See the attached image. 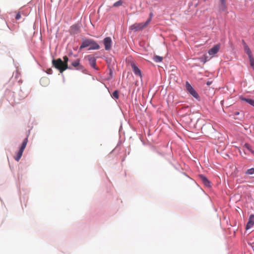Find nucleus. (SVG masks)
Returning a JSON list of instances; mask_svg holds the SVG:
<instances>
[{
    "mask_svg": "<svg viewBox=\"0 0 254 254\" xmlns=\"http://www.w3.org/2000/svg\"><path fill=\"white\" fill-rule=\"evenodd\" d=\"M151 21V18L147 20L144 23H135L130 26V29L136 31L141 30L146 27Z\"/></svg>",
    "mask_w": 254,
    "mask_h": 254,
    "instance_id": "nucleus-2",
    "label": "nucleus"
},
{
    "mask_svg": "<svg viewBox=\"0 0 254 254\" xmlns=\"http://www.w3.org/2000/svg\"><path fill=\"white\" fill-rule=\"evenodd\" d=\"M247 175H253L254 174V168H252L247 170L246 172Z\"/></svg>",
    "mask_w": 254,
    "mask_h": 254,
    "instance_id": "nucleus-23",
    "label": "nucleus"
},
{
    "mask_svg": "<svg viewBox=\"0 0 254 254\" xmlns=\"http://www.w3.org/2000/svg\"><path fill=\"white\" fill-rule=\"evenodd\" d=\"M123 3V1L122 0H119L118 1H117L114 3L113 6L118 7V6L122 5Z\"/></svg>",
    "mask_w": 254,
    "mask_h": 254,
    "instance_id": "nucleus-22",
    "label": "nucleus"
},
{
    "mask_svg": "<svg viewBox=\"0 0 254 254\" xmlns=\"http://www.w3.org/2000/svg\"><path fill=\"white\" fill-rule=\"evenodd\" d=\"M63 59H64L63 62L64 63V64H65L68 66V64H67V62L68 61V57L67 56H65L64 57Z\"/></svg>",
    "mask_w": 254,
    "mask_h": 254,
    "instance_id": "nucleus-25",
    "label": "nucleus"
},
{
    "mask_svg": "<svg viewBox=\"0 0 254 254\" xmlns=\"http://www.w3.org/2000/svg\"><path fill=\"white\" fill-rule=\"evenodd\" d=\"M27 142H28V138L27 137V138H25L24 140H23L19 151H18L16 156L14 157L15 160L16 161H19V160L20 159V158L22 155L23 151L26 146Z\"/></svg>",
    "mask_w": 254,
    "mask_h": 254,
    "instance_id": "nucleus-3",
    "label": "nucleus"
},
{
    "mask_svg": "<svg viewBox=\"0 0 254 254\" xmlns=\"http://www.w3.org/2000/svg\"><path fill=\"white\" fill-rule=\"evenodd\" d=\"M49 82V80L47 78L43 77L40 79V83L42 85L45 86L47 83Z\"/></svg>",
    "mask_w": 254,
    "mask_h": 254,
    "instance_id": "nucleus-18",
    "label": "nucleus"
},
{
    "mask_svg": "<svg viewBox=\"0 0 254 254\" xmlns=\"http://www.w3.org/2000/svg\"><path fill=\"white\" fill-rule=\"evenodd\" d=\"M52 63L54 66L59 69L61 73L68 68V66L65 64H64L63 61L61 59L53 60Z\"/></svg>",
    "mask_w": 254,
    "mask_h": 254,
    "instance_id": "nucleus-1",
    "label": "nucleus"
},
{
    "mask_svg": "<svg viewBox=\"0 0 254 254\" xmlns=\"http://www.w3.org/2000/svg\"><path fill=\"white\" fill-rule=\"evenodd\" d=\"M243 44L245 52L247 54V55L249 56V58H251V57L252 56V54L250 49L249 48L247 44L244 42V41H243Z\"/></svg>",
    "mask_w": 254,
    "mask_h": 254,
    "instance_id": "nucleus-13",
    "label": "nucleus"
},
{
    "mask_svg": "<svg viewBox=\"0 0 254 254\" xmlns=\"http://www.w3.org/2000/svg\"><path fill=\"white\" fill-rule=\"evenodd\" d=\"M88 58V60L89 61V64L91 67H92L94 68H96V59L92 57L91 56H88L87 57Z\"/></svg>",
    "mask_w": 254,
    "mask_h": 254,
    "instance_id": "nucleus-11",
    "label": "nucleus"
},
{
    "mask_svg": "<svg viewBox=\"0 0 254 254\" xmlns=\"http://www.w3.org/2000/svg\"><path fill=\"white\" fill-rule=\"evenodd\" d=\"M254 225V215L250 216L249 221L247 224L246 229H249Z\"/></svg>",
    "mask_w": 254,
    "mask_h": 254,
    "instance_id": "nucleus-12",
    "label": "nucleus"
},
{
    "mask_svg": "<svg viewBox=\"0 0 254 254\" xmlns=\"http://www.w3.org/2000/svg\"><path fill=\"white\" fill-rule=\"evenodd\" d=\"M244 146L250 151L252 153L254 154V151L252 149L251 146L248 143H245Z\"/></svg>",
    "mask_w": 254,
    "mask_h": 254,
    "instance_id": "nucleus-21",
    "label": "nucleus"
},
{
    "mask_svg": "<svg viewBox=\"0 0 254 254\" xmlns=\"http://www.w3.org/2000/svg\"><path fill=\"white\" fill-rule=\"evenodd\" d=\"M239 112H236V113H235V115H239Z\"/></svg>",
    "mask_w": 254,
    "mask_h": 254,
    "instance_id": "nucleus-28",
    "label": "nucleus"
},
{
    "mask_svg": "<svg viewBox=\"0 0 254 254\" xmlns=\"http://www.w3.org/2000/svg\"><path fill=\"white\" fill-rule=\"evenodd\" d=\"M152 15V13H151V14H150V18H151Z\"/></svg>",
    "mask_w": 254,
    "mask_h": 254,
    "instance_id": "nucleus-29",
    "label": "nucleus"
},
{
    "mask_svg": "<svg viewBox=\"0 0 254 254\" xmlns=\"http://www.w3.org/2000/svg\"><path fill=\"white\" fill-rule=\"evenodd\" d=\"M199 177L206 186H210V182L208 181V180L205 176H204L203 175H200L199 176Z\"/></svg>",
    "mask_w": 254,
    "mask_h": 254,
    "instance_id": "nucleus-14",
    "label": "nucleus"
},
{
    "mask_svg": "<svg viewBox=\"0 0 254 254\" xmlns=\"http://www.w3.org/2000/svg\"><path fill=\"white\" fill-rule=\"evenodd\" d=\"M241 99L242 101H246L251 105L254 107V100L251 99H247L244 97H241Z\"/></svg>",
    "mask_w": 254,
    "mask_h": 254,
    "instance_id": "nucleus-17",
    "label": "nucleus"
},
{
    "mask_svg": "<svg viewBox=\"0 0 254 254\" xmlns=\"http://www.w3.org/2000/svg\"><path fill=\"white\" fill-rule=\"evenodd\" d=\"M227 9L226 2H220L219 4V10L221 11H225Z\"/></svg>",
    "mask_w": 254,
    "mask_h": 254,
    "instance_id": "nucleus-16",
    "label": "nucleus"
},
{
    "mask_svg": "<svg viewBox=\"0 0 254 254\" xmlns=\"http://www.w3.org/2000/svg\"><path fill=\"white\" fill-rule=\"evenodd\" d=\"M220 2H226V0H220Z\"/></svg>",
    "mask_w": 254,
    "mask_h": 254,
    "instance_id": "nucleus-27",
    "label": "nucleus"
},
{
    "mask_svg": "<svg viewBox=\"0 0 254 254\" xmlns=\"http://www.w3.org/2000/svg\"><path fill=\"white\" fill-rule=\"evenodd\" d=\"M132 69L136 75L139 76L140 78L142 77V73L141 70L135 65L134 63L131 64Z\"/></svg>",
    "mask_w": 254,
    "mask_h": 254,
    "instance_id": "nucleus-7",
    "label": "nucleus"
},
{
    "mask_svg": "<svg viewBox=\"0 0 254 254\" xmlns=\"http://www.w3.org/2000/svg\"><path fill=\"white\" fill-rule=\"evenodd\" d=\"M80 26L78 24H74L71 26L69 29V32L71 35H75L78 33Z\"/></svg>",
    "mask_w": 254,
    "mask_h": 254,
    "instance_id": "nucleus-8",
    "label": "nucleus"
},
{
    "mask_svg": "<svg viewBox=\"0 0 254 254\" xmlns=\"http://www.w3.org/2000/svg\"><path fill=\"white\" fill-rule=\"evenodd\" d=\"M71 65L76 69L80 70L83 68V66L80 64V59H77L74 61L71 62Z\"/></svg>",
    "mask_w": 254,
    "mask_h": 254,
    "instance_id": "nucleus-9",
    "label": "nucleus"
},
{
    "mask_svg": "<svg viewBox=\"0 0 254 254\" xmlns=\"http://www.w3.org/2000/svg\"><path fill=\"white\" fill-rule=\"evenodd\" d=\"M92 39H87L82 41V44L80 46V49H82L88 46H90Z\"/></svg>",
    "mask_w": 254,
    "mask_h": 254,
    "instance_id": "nucleus-10",
    "label": "nucleus"
},
{
    "mask_svg": "<svg viewBox=\"0 0 254 254\" xmlns=\"http://www.w3.org/2000/svg\"><path fill=\"white\" fill-rule=\"evenodd\" d=\"M100 48V46L93 40H92V42L90 44V46L88 50H98Z\"/></svg>",
    "mask_w": 254,
    "mask_h": 254,
    "instance_id": "nucleus-15",
    "label": "nucleus"
},
{
    "mask_svg": "<svg viewBox=\"0 0 254 254\" xmlns=\"http://www.w3.org/2000/svg\"><path fill=\"white\" fill-rule=\"evenodd\" d=\"M209 59H208V57L206 55H203L202 57H201L200 58V60L201 62H202L203 64H205L206 62H207Z\"/></svg>",
    "mask_w": 254,
    "mask_h": 254,
    "instance_id": "nucleus-20",
    "label": "nucleus"
},
{
    "mask_svg": "<svg viewBox=\"0 0 254 254\" xmlns=\"http://www.w3.org/2000/svg\"><path fill=\"white\" fill-rule=\"evenodd\" d=\"M186 88L187 91L189 92V93L194 98L196 99H199V97L197 93L188 81H186Z\"/></svg>",
    "mask_w": 254,
    "mask_h": 254,
    "instance_id": "nucleus-4",
    "label": "nucleus"
},
{
    "mask_svg": "<svg viewBox=\"0 0 254 254\" xmlns=\"http://www.w3.org/2000/svg\"><path fill=\"white\" fill-rule=\"evenodd\" d=\"M154 61L156 63L161 62L163 60V58L159 56H155L153 58Z\"/></svg>",
    "mask_w": 254,
    "mask_h": 254,
    "instance_id": "nucleus-19",
    "label": "nucleus"
},
{
    "mask_svg": "<svg viewBox=\"0 0 254 254\" xmlns=\"http://www.w3.org/2000/svg\"><path fill=\"white\" fill-rule=\"evenodd\" d=\"M21 18V14L19 12L18 13L16 16H15V19H17V20H18L20 18Z\"/></svg>",
    "mask_w": 254,
    "mask_h": 254,
    "instance_id": "nucleus-26",
    "label": "nucleus"
},
{
    "mask_svg": "<svg viewBox=\"0 0 254 254\" xmlns=\"http://www.w3.org/2000/svg\"><path fill=\"white\" fill-rule=\"evenodd\" d=\"M112 97L116 98H119V92L117 90L115 91L112 94Z\"/></svg>",
    "mask_w": 254,
    "mask_h": 254,
    "instance_id": "nucleus-24",
    "label": "nucleus"
},
{
    "mask_svg": "<svg viewBox=\"0 0 254 254\" xmlns=\"http://www.w3.org/2000/svg\"><path fill=\"white\" fill-rule=\"evenodd\" d=\"M220 44L215 45L208 51V53L209 54V55L212 57L218 53L220 49Z\"/></svg>",
    "mask_w": 254,
    "mask_h": 254,
    "instance_id": "nucleus-6",
    "label": "nucleus"
},
{
    "mask_svg": "<svg viewBox=\"0 0 254 254\" xmlns=\"http://www.w3.org/2000/svg\"><path fill=\"white\" fill-rule=\"evenodd\" d=\"M112 39L110 37H108L104 38L103 40V44L105 46V49L106 50L108 51L111 50L112 48Z\"/></svg>",
    "mask_w": 254,
    "mask_h": 254,
    "instance_id": "nucleus-5",
    "label": "nucleus"
}]
</instances>
